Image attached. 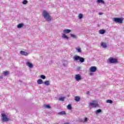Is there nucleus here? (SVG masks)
<instances>
[{"label":"nucleus","instance_id":"39448f33","mask_svg":"<svg viewBox=\"0 0 124 124\" xmlns=\"http://www.w3.org/2000/svg\"><path fill=\"white\" fill-rule=\"evenodd\" d=\"M113 21H114L115 23H120V24H122V23H123V19L119 17H116L113 18Z\"/></svg>","mask_w":124,"mask_h":124},{"label":"nucleus","instance_id":"bb28decb","mask_svg":"<svg viewBox=\"0 0 124 124\" xmlns=\"http://www.w3.org/2000/svg\"><path fill=\"white\" fill-rule=\"evenodd\" d=\"M106 102L107 103H110V104H112V103H113V101H112V100H107Z\"/></svg>","mask_w":124,"mask_h":124},{"label":"nucleus","instance_id":"cd10ccee","mask_svg":"<svg viewBox=\"0 0 124 124\" xmlns=\"http://www.w3.org/2000/svg\"><path fill=\"white\" fill-rule=\"evenodd\" d=\"M76 50L78 53H81L82 52V50H81V48H77Z\"/></svg>","mask_w":124,"mask_h":124},{"label":"nucleus","instance_id":"72a5a7b5","mask_svg":"<svg viewBox=\"0 0 124 124\" xmlns=\"http://www.w3.org/2000/svg\"><path fill=\"white\" fill-rule=\"evenodd\" d=\"M99 15H102L103 14V13H99Z\"/></svg>","mask_w":124,"mask_h":124},{"label":"nucleus","instance_id":"4468645a","mask_svg":"<svg viewBox=\"0 0 124 124\" xmlns=\"http://www.w3.org/2000/svg\"><path fill=\"white\" fill-rule=\"evenodd\" d=\"M44 84H45L46 86H50V81H46L45 82H44Z\"/></svg>","mask_w":124,"mask_h":124},{"label":"nucleus","instance_id":"412c9836","mask_svg":"<svg viewBox=\"0 0 124 124\" xmlns=\"http://www.w3.org/2000/svg\"><path fill=\"white\" fill-rule=\"evenodd\" d=\"M67 109H68V110H72V107L71 106V104H69V105L67 106Z\"/></svg>","mask_w":124,"mask_h":124},{"label":"nucleus","instance_id":"473e14b6","mask_svg":"<svg viewBox=\"0 0 124 124\" xmlns=\"http://www.w3.org/2000/svg\"><path fill=\"white\" fill-rule=\"evenodd\" d=\"M88 122V118L86 117L84 119V122L86 123Z\"/></svg>","mask_w":124,"mask_h":124},{"label":"nucleus","instance_id":"aec40b11","mask_svg":"<svg viewBox=\"0 0 124 124\" xmlns=\"http://www.w3.org/2000/svg\"><path fill=\"white\" fill-rule=\"evenodd\" d=\"M97 2L98 3H105V2H104V1H103V0H97Z\"/></svg>","mask_w":124,"mask_h":124},{"label":"nucleus","instance_id":"f257e3e1","mask_svg":"<svg viewBox=\"0 0 124 124\" xmlns=\"http://www.w3.org/2000/svg\"><path fill=\"white\" fill-rule=\"evenodd\" d=\"M43 16L45 18V19H46V21L47 22H50L52 20L51 16H50L49 13H48L46 11H44L43 12Z\"/></svg>","mask_w":124,"mask_h":124},{"label":"nucleus","instance_id":"ddd939ff","mask_svg":"<svg viewBox=\"0 0 124 124\" xmlns=\"http://www.w3.org/2000/svg\"><path fill=\"white\" fill-rule=\"evenodd\" d=\"M37 83L38 85H41V84H43V80L41 79H39L37 80Z\"/></svg>","mask_w":124,"mask_h":124},{"label":"nucleus","instance_id":"4c0bfd02","mask_svg":"<svg viewBox=\"0 0 124 124\" xmlns=\"http://www.w3.org/2000/svg\"><path fill=\"white\" fill-rule=\"evenodd\" d=\"M48 92H51V90H50V89H48Z\"/></svg>","mask_w":124,"mask_h":124},{"label":"nucleus","instance_id":"a878e982","mask_svg":"<svg viewBox=\"0 0 124 124\" xmlns=\"http://www.w3.org/2000/svg\"><path fill=\"white\" fill-rule=\"evenodd\" d=\"M40 78L43 80H45V79H46V76H45L44 75H42L40 76Z\"/></svg>","mask_w":124,"mask_h":124},{"label":"nucleus","instance_id":"7ed1b4c3","mask_svg":"<svg viewBox=\"0 0 124 124\" xmlns=\"http://www.w3.org/2000/svg\"><path fill=\"white\" fill-rule=\"evenodd\" d=\"M1 115L2 117V121L3 122H8L9 121V118L7 117V116L4 113H1Z\"/></svg>","mask_w":124,"mask_h":124},{"label":"nucleus","instance_id":"a211bd4d","mask_svg":"<svg viewBox=\"0 0 124 124\" xmlns=\"http://www.w3.org/2000/svg\"><path fill=\"white\" fill-rule=\"evenodd\" d=\"M75 100L77 102L80 101V97H79V96H76L75 98Z\"/></svg>","mask_w":124,"mask_h":124},{"label":"nucleus","instance_id":"2eb2a0df","mask_svg":"<svg viewBox=\"0 0 124 124\" xmlns=\"http://www.w3.org/2000/svg\"><path fill=\"white\" fill-rule=\"evenodd\" d=\"M22 27H24V24H23V23H19L17 25V28L18 29H21V28H22Z\"/></svg>","mask_w":124,"mask_h":124},{"label":"nucleus","instance_id":"7c9ffc66","mask_svg":"<svg viewBox=\"0 0 124 124\" xmlns=\"http://www.w3.org/2000/svg\"><path fill=\"white\" fill-rule=\"evenodd\" d=\"M23 4H27L28 3V0H24V1L22 2Z\"/></svg>","mask_w":124,"mask_h":124},{"label":"nucleus","instance_id":"ea45409f","mask_svg":"<svg viewBox=\"0 0 124 124\" xmlns=\"http://www.w3.org/2000/svg\"><path fill=\"white\" fill-rule=\"evenodd\" d=\"M0 59H1V57H0Z\"/></svg>","mask_w":124,"mask_h":124},{"label":"nucleus","instance_id":"f704fd0d","mask_svg":"<svg viewBox=\"0 0 124 124\" xmlns=\"http://www.w3.org/2000/svg\"><path fill=\"white\" fill-rule=\"evenodd\" d=\"M78 70H80L81 69V67H78Z\"/></svg>","mask_w":124,"mask_h":124},{"label":"nucleus","instance_id":"9b49d317","mask_svg":"<svg viewBox=\"0 0 124 124\" xmlns=\"http://www.w3.org/2000/svg\"><path fill=\"white\" fill-rule=\"evenodd\" d=\"M71 32V30L69 29H65V30H64L63 31V32L64 33H69Z\"/></svg>","mask_w":124,"mask_h":124},{"label":"nucleus","instance_id":"c756f323","mask_svg":"<svg viewBox=\"0 0 124 124\" xmlns=\"http://www.w3.org/2000/svg\"><path fill=\"white\" fill-rule=\"evenodd\" d=\"M71 37H73V38H77L76 35H75L73 34H71Z\"/></svg>","mask_w":124,"mask_h":124},{"label":"nucleus","instance_id":"0eeeda50","mask_svg":"<svg viewBox=\"0 0 124 124\" xmlns=\"http://www.w3.org/2000/svg\"><path fill=\"white\" fill-rule=\"evenodd\" d=\"M26 64L27 66L29 67L30 68H32L33 65L29 61L26 62Z\"/></svg>","mask_w":124,"mask_h":124},{"label":"nucleus","instance_id":"1a4fd4ad","mask_svg":"<svg viewBox=\"0 0 124 124\" xmlns=\"http://www.w3.org/2000/svg\"><path fill=\"white\" fill-rule=\"evenodd\" d=\"M89 106L91 107H94L95 108L98 107V104L94 103H90Z\"/></svg>","mask_w":124,"mask_h":124},{"label":"nucleus","instance_id":"5701e85b","mask_svg":"<svg viewBox=\"0 0 124 124\" xmlns=\"http://www.w3.org/2000/svg\"><path fill=\"white\" fill-rule=\"evenodd\" d=\"M62 37H63V38H66V39H67V40H68V38H69L68 37V36H66L65 34H64V33L62 34Z\"/></svg>","mask_w":124,"mask_h":124},{"label":"nucleus","instance_id":"f3484780","mask_svg":"<svg viewBox=\"0 0 124 124\" xmlns=\"http://www.w3.org/2000/svg\"><path fill=\"white\" fill-rule=\"evenodd\" d=\"M99 33H100V34H104V33H105V30H100L99 31Z\"/></svg>","mask_w":124,"mask_h":124},{"label":"nucleus","instance_id":"423d86ee","mask_svg":"<svg viewBox=\"0 0 124 124\" xmlns=\"http://www.w3.org/2000/svg\"><path fill=\"white\" fill-rule=\"evenodd\" d=\"M75 79L77 82H79L80 80H82V77L80 74H78L75 75Z\"/></svg>","mask_w":124,"mask_h":124},{"label":"nucleus","instance_id":"e433bc0d","mask_svg":"<svg viewBox=\"0 0 124 124\" xmlns=\"http://www.w3.org/2000/svg\"><path fill=\"white\" fill-rule=\"evenodd\" d=\"M2 79V76H0V80H1Z\"/></svg>","mask_w":124,"mask_h":124},{"label":"nucleus","instance_id":"6e6552de","mask_svg":"<svg viewBox=\"0 0 124 124\" xmlns=\"http://www.w3.org/2000/svg\"><path fill=\"white\" fill-rule=\"evenodd\" d=\"M89 70L90 71H91V72H95V71H96L97 70L96 67L92 66L90 68Z\"/></svg>","mask_w":124,"mask_h":124},{"label":"nucleus","instance_id":"dca6fc26","mask_svg":"<svg viewBox=\"0 0 124 124\" xmlns=\"http://www.w3.org/2000/svg\"><path fill=\"white\" fill-rule=\"evenodd\" d=\"M101 46H102L103 48H107V45H106V44L104 43H101Z\"/></svg>","mask_w":124,"mask_h":124},{"label":"nucleus","instance_id":"2f4dec72","mask_svg":"<svg viewBox=\"0 0 124 124\" xmlns=\"http://www.w3.org/2000/svg\"><path fill=\"white\" fill-rule=\"evenodd\" d=\"M45 107L46 108H48V109H50V108H51V107L49 105H46Z\"/></svg>","mask_w":124,"mask_h":124},{"label":"nucleus","instance_id":"20e7f679","mask_svg":"<svg viewBox=\"0 0 124 124\" xmlns=\"http://www.w3.org/2000/svg\"><path fill=\"white\" fill-rule=\"evenodd\" d=\"M109 63H117L118 62V59L116 58H110L109 59Z\"/></svg>","mask_w":124,"mask_h":124},{"label":"nucleus","instance_id":"4be33fe9","mask_svg":"<svg viewBox=\"0 0 124 124\" xmlns=\"http://www.w3.org/2000/svg\"><path fill=\"white\" fill-rule=\"evenodd\" d=\"M101 112H102L101 109H98L96 110L95 114H96V115H97V114H99V113H101Z\"/></svg>","mask_w":124,"mask_h":124},{"label":"nucleus","instance_id":"c9c22d12","mask_svg":"<svg viewBox=\"0 0 124 124\" xmlns=\"http://www.w3.org/2000/svg\"><path fill=\"white\" fill-rule=\"evenodd\" d=\"M86 93H87V94H90V91H88Z\"/></svg>","mask_w":124,"mask_h":124},{"label":"nucleus","instance_id":"b1692460","mask_svg":"<svg viewBox=\"0 0 124 124\" xmlns=\"http://www.w3.org/2000/svg\"><path fill=\"white\" fill-rule=\"evenodd\" d=\"M3 74H4V76H7V75H9V71L3 72Z\"/></svg>","mask_w":124,"mask_h":124},{"label":"nucleus","instance_id":"f8f14e48","mask_svg":"<svg viewBox=\"0 0 124 124\" xmlns=\"http://www.w3.org/2000/svg\"><path fill=\"white\" fill-rule=\"evenodd\" d=\"M68 63V62H67V61H63L62 62V64H63L64 67H66V66H67Z\"/></svg>","mask_w":124,"mask_h":124},{"label":"nucleus","instance_id":"f03ea898","mask_svg":"<svg viewBox=\"0 0 124 124\" xmlns=\"http://www.w3.org/2000/svg\"><path fill=\"white\" fill-rule=\"evenodd\" d=\"M73 59L75 62H78V61H79V62L81 63H83L85 62V58L79 56L75 55L74 56Z\"/></svg>","mask_w":124,"mask_h":124},{"label":"nucleus","instance_id":"6ab92c4d","mask_svg":"<svg viewBox=\"0 0 124 124\" xmlns=\"http://www.w3.org/2000/svg\"><path fill=\"white\" fill-rule=\"evenodd\" d=\"M65 99V97H59V100L60 101H64V99Z\"/></svg>","mask_w":124,"mask_h":124},{"label":"nucleus","instance_id":"c85d7f7f","mask_svg":"<svg viewBox=\"0 0 124 124\" xmlns=\"http://www.w3.org/2000/svg\"><path fill=\"white\" fill-rule=\"evenodd\" d=\"M78 18L79 19H82V18H83V15H82V14H79L78 15Z\"/></svg>","mask_w":124,"mask_h":124},{"label":"nucleus","instance_id":"58836bf2","mask_svg":"<svg viewBox=\"0 0 124 124\" xmlns=\"http://www.w3.org/2000/svg\"><path fill=\"white\" fill-rule=\"evenodd\" d=\"M90 75H93V73H90Z\"/></svg>","mask_w":124,"mask_h":124},{"label":"nucleus","instance_id":"9d476101","mask_svg":"<svg viewBox=\"0 0 124 124\" xmlns=\"http://www.w3.org/2000/svg\"><path fill=\"white\" fill-rule=\"evenodd\" d=\"M20 54L22 55V56H29V53L27 52L21 50L20 51Z\"/></svg>","mask_w":124,"mask_h":124},{"label":"nucleus","instance_id":"393cba45","mask_svg":"<svg viewBox=\"0 0 124 124\" xmlns=\"http://www.w3.org/2000/svg\"><path fill=\"white\" fill-rule=\"evenodd\" d=\"M59 115H65V114H66V113L65 112V111H61L59 112Z\"/></svg>","mask_w":124,"mask_h":124}]
</instances>
